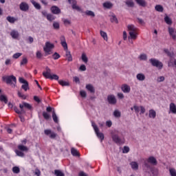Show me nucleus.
Masks as SVG:
<instances>
[{
  "mask_svg": "<svg viewBox=\"0 0 176 176\" xmlns=\"http://www.w3.org/2000/svg\"><path fill=\"white\" fill-rule=\"evenodd\" d=\"M54 174L56 176H65L64 173L61 172V170H55Z\"/></svg>",
  "mask_w": 176,
  "mask_h": 176,
  "instance_id": "40",
  "label": "nucleus"
},
{
  "mask_svg": "<svg viewBox=\"0 0 176 176\" xmlns=\"http://www.w3.org/2000/svg\"><path fill=\"white\" fill-rule=\"evenodd\" d=\"M110 21L111 23H116V24H118L119 23V21L118 20V18L116 17V15H115V14H113L110 16Z\"/></svg>",
  "mask_w": 176,
  "mask_h": 176,
  "instance_id": "23",
  "label": "nucleus"
},
{
  "mask_svg": "<svg viewBox=\"0 0 176 176\" xmlns=\"http://www.w3.org/2000/svg\"><path fill=\"white\" fill-rule=\"evenodd\" d=\"M50 11H51V13H52V14H61V9H60V8H58L56 6H52L50 8Z\"/></svg>",
  "mask_w": 176,
  "mask_h": 176,
  "instance_id": "12",
  "label": "nucleus"
},
{
  "mask_svg": "<svg viewBox=\"0 0 176 176\" xmlns=\"http://www.w3.org/2000/svg\"><path fill=\"white\" fill-rule=\"evenodd\" d=\"M107 101L110 105H115L116 102H118V100H116V97H115V95H109L107 96Z\"/></svg>",
  "mask_w": 176,
  "mask_h": 176,
  "instance_id": "10",
  "label": "nucleus"
},
{
  "mask_svg": "<svg viewBox=\"0 0 176 176\" xmlns=\"http://www.w3.org/2000/svg\"><path fill=\"white\" fill-rule=\"evenodd\" d=\"M52 49H54V44H52L50 42L45 43V47H43V50L45 53V56L52 54Z\"/></svg>",
  "mask_w": 176,
  "mask_h": 176,
  "instance_id": "6",
  "label": "nucleus"
},
{
  "mask_svg": "<svg viewBox=\"0 0 176 176\" xmlns=\"http://www.w3.org/2000/svg\"><path fill=\"white\" fill-rule=\"evenodd\" d=\"M18 149H19V151H23V152L28 151V148H27V146H23V145H19Z\"/></svg>",
  "mask_w": 176,
  "mask_h": 176,
  "instance_id": "45",
  "label": "nucleus"
},
{
  "mask_svg": "<svg viewBox=\"0 0 176 176\" xmlns=\"http://www.w3.org/2000/svg\"><path fill=\"white\" fill-rule=\"evenodd\" d=\"M149 63H151L153 67H156L158 69H162L163 68V63L156 58H152L149 59Z\"/></svg>",
  "mask_w": 176,
  "mask_h": 176,
  "instance_id": "5",
  "label": "nucleus"
},
{
  "mask_svg": "<svg viewBox=\"0 0 176 176\" xmlns=\"http://www.w3.org/2000/svg\"><path fill=\"white\" fill-rule=\"evenodd\" d=\"M19 35L20 34H19V31L17 30H12L10 32V36H12V38H13V39H17Z\"/></svg>",
  "mask_w": 176,
  "mask_h": 176,
  "instance_id": "17",
  "label": "nucleus"
},
{
  "mask_svg": "<svg viewBox=\"0 0 176 176\" xmlns=\"http://www.w3.org/2000/svg\"><path fill=\"white\" fill-rule=\"evenodd\" d=\"M28 63V59L27 58H23V59L21 61L20 65H25Z\"/></svg>",
  "mask_w": 176,
  "mask_h": 176,
  "instance_id": "47",
  "label": "nucleus"
},
{
  "mask_svg": "<svg viewBox=\"0 0 176 176\" xmlns=\"http://www.w3.org/2000/svg\"><path fill=\"white\" fill-rule=\"evenodd\" d=\"M86 89L87 90H88V91H90V93H96V89H94V87L91 84L87 85Z\"/></svg>",
  "mask_w": 176,
  "mask_h": 176,
  "instance_id": "22",
  "label": "nucleus"
},
{
  "mask_svg": "<svg viewBox=\"0 0 176 176\" xmlns=\"http://www.w3.org/2000/svg\"><path fill=\"white\" fill-rule=\"evenodd\" d=\"M14 111L16 112V113H18V115H23L26 112L25 109H21V110H19L17 107H14Z\"/></svg>",
  "mask_w": 176,
  "mask_h": 176,
  "instance_id": "19",
  "label": "nucleus"
},
{
  "mask_svg": "<svg viewBox=\"0 0 176 176\" xmlns=\"http://www.w3.org/2000/svg\"><path fill=\"white\" fill-rule=\"evenodd\" d=\"M58 83L59 85H60V86H69V82L64 81L63 80H59Z\"/></svg>",
  "mask_w": 176,
  "mask_h": 176,
  "instance_id": "38",
  "label": "nucleus"
},
{
  "mask_svg": "<svg viewBox=\"0 0 176 176\" xmlns=\"http://www.w3.org/2000/svg\"><path fill=\"white\" fill-rule=\"evenodd\" d=\"M0 101L5 102V104H8V98L5 95H1Z\"/></svg>",
  "mask_w": 176,
  "mask_h": 176,
  "instance_id": "36",
  "label": "nucleus"
},
{
  "mask_svg": "<svg viewBox=\"0 0 176 176\" xmlns=\"http://www.w3.org/2000/svg\"><path fill=\"white\" fill-rule=\"evenodd\" d=\"M53 27L54 30H60V23L58 22L54 21L53 23Z\"/></svg>",
  "mask_w": 176,
  "mask_h": 176,
  "instance_id": "49",
  "label": "nucleus"
},
{
  "mask_svg": "<svg viewBox=\"0 0 176 176\" xmlns=\"http://www.w3.org/2000/svg\"><path fill=\"white\" fill-rule=\"evenodd\" d=\"M168 34H169L170 36H172V39H173V41H175V39H176L175 30L173 28L168 27Z\"/></svg>",
  "mask_w": 176,
  "mask_h": 176,
  "instance_id": "13",
  "label": "nucleus"
},
{
  "mask_svg": "<svg viewBox=\"0 0 176 176\" xmlns=\"http://www.w3.org/2000/svg\"><path fill=\"white\" fill-rule=\"evenodd\" d=\"M157 82H164V76H160L157 79Z\"/></svg>",
  "mask_w": 176,
  "mask_h": 176,
  "instance_id": "63",
  "label": "nucleus"
},
{
  "mask_svg": "<svg viewBox=\"0 0 176 176\" xmlns=\"http://www.w3.org/2000/svg\"><path fill=\"white\" fill-rule=\"evenodd\" d=\"M66 54L65 56L67 58V60L69 61H72V55L71 54V52H69V50L65 51Z\"/></svg>",
  "mask_w": 176,
  "mask_h": 176,
  "instance_id": "32",
  "label": "nucleus"
},
{
  "mask_svg": "<svg viewBox=\"0 0 176 176\" xmlns=\"http://www.w3.org/2000/svg\"><path fill=\"white\" fill-rule=\"evenodd\" d=\"M125 3L128 8H134V2L133 1H126Z\"/></svg>",
  "mask_w": 176,
  "mask_h": 176,
  "instance_id": "43",
  "label": "nucleus"
},
{
  "mask_svg": "<svg viewBox=\"0 0 176 176\" xmlns=\"http://www.w3.org/2000/svg\"><path fill=\"white\" fill-rule=\"evenodd\" d=\"M135 2L140 6H142V8H145V6H146V1H145V0H135Z\"/></svg>",
  "mask_w": 176,
  "mask_h": 176,
  "instance_id": "25",
  "label": "nucleus"
},
{
  "mask_svg": "<svg viewBox=\"0 0 176 176\" xmlns=\"http://www.w3.org/2000/svg\"><path fill=\"white\" fill-rule=\"evenodd\" d=\"M132 170H138V164L135 162L130 163Z\"/></svg>",
  "mask_w": 176,
  "mask_h": 176,
  "instance_id": "30",
  "label": "nucleus"
},
{
  "mask_svg": "<svg viewBox=\"0 0 176 176\" xmlns=\"http://www.w3.org/2000/svg\"><path fill=\"white\" fill-rule=\"evenodd\" d=\"M169 109L170 111V112H172V113H176V106H175V104H174L173 102H171L170 104V106H169Z\"/></svg>",
  "mask_w": 176,
  "mask_h": 176,
  "instance_id": "24",
  "label": "nucleus"
},
{
  "mask_svg": "<svg viewBox=\"0 0 176 176\" xmlns=\"http://www.w3.org/2000/svg\"><path fill=\"white\" fill-rule=\"evenodd\" d=\"M103 6L106 8V9H111L112 8L113 5L111 2H105L103 3Z\"/></svg>",
  "mask_w": 176,
  "mask_h": 176,
  "instance_id": "39",
  "label": "nucleus"
},
{
  "mask_svg": "<svg viewBox=\"0 0 176 176\" xmlns=\"http://www.w3.org/2000/svg\"><path fill=\"white\" fill-rule=\"evenodd\" d=\"M100 35L103 38L104 41H108V35L107 34V32L101 30L100 31Z\"/></svg>",
  "mask_w": 176,
  "mask_h": 176,
  "instance_id": "37",
  "label": "nucleus"
},
{
  "mask_svg": "<svg viewBox=\"0 0 176 176\" xmlns=\"http://www.w3.org/2000/svg\"><path fill=\"white\" fill-rule=\"evenodd\" d=\"M147 170H150L151 175V176H159V169L156 167L147 168Z\"/></svg>",
  "mask_w": 176,
  "mask_h": 176,
  "instance_id": "15",
  "label": "nucleus"
},
{
  "mask_svg": "<svg viewBox=\"0 0 176 176\" xmlns=\"http://www.w3.org/2000/svg\"><path fill=\"white\" fill-rule=\"evenodd\" d=\"M92 127H94V131H98V127L96 125V123L91 122Z\"/></svg>",
  "mask_w": 176,
  "mask_h": 176,
  "instance_id": "64",
  "label": "nucleus"
},
{
  "mask_svg": "<svg viewBox=\"0 0 176 176\" xmlns=\"http://www.w3.org/2000/svg\"><path fill=\"white\" fill-rule=\"evenodd\" d=\"M164 21L168 24V25H171L173 24V20H171V18H170L168 16H166L164 17Z\"/></svg>",
  "mask_w": 176,
  "mask_h": 176,
  "instance_id": "29",
  "label": "nucleus"
},
{
  "mask_svg": "<svg viewBox=\"0 0 176 176\" xmlns=\"http://www.w3.org/2000/svg\"><path fill=\"white\" fill-rule=\"evenodd\" d=\"M111 138L117 145H122V144H124V138H120L118 134H113L111 135Z\"/></svg>",
  "mask_w": 176,
  "mask_h": 176,
  "instance_id": "7",
  "label": "nucleus"
},
{
  "mask_svg": "<svg viewBox=\"0 0 176 176\" xmlns=\"http://www.w3.org/2000/svg\"><path fill=\"white\" fill-rule=\"evenodd\" d=\"M21 56H23V54H22V53L17 52V53H15V54H13L12 58L17 59V58H19V57H21Z\"/></svg>",
  "mask_w": 176,
  "mask_h": 176,
  "instance_id": "48",
  "label": "nucleus"
},
{
  "mask_svg": "<svg viewBox=\"0 0 176 176\" xmlns=\"http://www.w3.org/2000/svg\"><path fill=\"white\" fill-rule=\"evenodd\" d=\"M155 10L157 12H163V11L164 10V8H163V6L162 5H156L155 6Z\"/></svg>",
  "mask_w": 176,
  "mask_h": 176,
  "instance_id": "28",
  "label": "nucleus"
},
{
  "mask_svg": "<svg viewBox=\"0 0 176 176\" xmlns=\"http://www.w3.org/2000/svg\"><path fill=\"white\" fill-rule=\"evenodd\" d=\"M15 153H16V155L19 156L20 157H24V153H23L22 151L16 150Z\"/></svg>",
  "mask_w": 176,
  "mask_h": 176,
  "instance_id": "50",
  "label": "nucleus"
},
{
  "mask_svg": "<svg viewBox=\"0 0 176 176\" xmlns=\"http://www.w3.org/2000/svg\"><path fill=\"white\" fill-rule=\"evenodd\" d=\"M52 119L54 123H58V117L57 116V114H56V111H54V109L52 111Z\"/></svg>",
  "mask_w": 176,
  "mask_h": 176,
  "instance_id": "26",
  "label": "nucleus"
},
{
  "mask_svg": "<svg viewBox=\"0 0 176 176\" xmlns=\"http://www.w3.org/2000/svg\"><path fill=\"white\" fill-rule=\"evenodd\" d=\"M19 9L22 12H28L30 10V6L25 2H21L19 5Z\"/></svg>",
  "mask_w": 176,
  "mask_h": 176,
  "instance_id": "11",
  "label": "nucleus"
},
{
  "mask_svg": "<svg viewBox=\"0 0 176 176\" xmlns=\"http://www.w3.org/2000/svg\"><path fill=\"white\" fill-rule=\"evenodd\" d=\"M2 80L6 82L7 85H12L13 87H16V83H17V78L16 76H5L2 77Z\"/></svg>",
  "mask_w": 176,
  "mask_h": 176,
  "instance_id": "2",
  "label": "nucleus"
},
{
  "mask_svg": "<svg viewBox=\"0 0 176 176\" xmlns=\"http://www.w3.org/2000/svg\"><path fill=\"white\" fill-rule=\"evenodd\" d=\"M64 25H70L71 24V21H69V19H63V20Z\"/></svg>",
  "mask_w": 176,
  "mask_h": 176,
  "instance_id": "58",
  "label": "nucleus"
},
{
  "mask_svg": "<svg viewBox=\"0 0 176 176\" xmlns=\"http://www.w3.org/2000/svg\"><path fill=\"white\" fill-rule=\"evenodd\" d=\"M139 58L140 60H142L143 61H146V60H148V56H146V54H140V56H139Z\"/></svg>",
  "mask_w": 176,
  "mask_h": 176,
  "instance_id": "46",
  "label": "nucleus"
},
{
  "mask_svg": "<svg viewBox=\"0 0 176 176\" xmlns=\"http://www.w3.org/2000/svg\"><path fill=\"white\" fill-rule=\"evenodd\" d=\"M130 152V148L127 146H124L122 150V153H129Z\"/></svg>",
  "mask_w": 176,
  "mask_h": 176,
  "instance_id": "52",
  "label": "nucleus"
},
{
  "mask_svg": "<svg viewBox=\"0 0 176 176\" xmlns=\"http://www.w3.org/2000/svg\"><path fill=\"white\" fill-rule=\"evenodd\" d=\"M43 116L45 120H49L50 119V114H49L47 112L43 111Z\"/></svg>",
  "mask_w": 176,
  "mask_h": 176,
  "instance_id": "41",
  "label": "nucleus"
},
{
  "mask_svg": "<svg viewBox=\"0 0 176 176\" xmlns=\"http://www.w3.org/2000/svg\"><path fill=\"white\" fill-rule=\"evenodd\" d=\"M80 71L85 72L86 71V65H81L79 67Z\"/></svg>",
  "mask_w": 176,
  "mask_h": 176,
  "instance_id": "62",
  "label": "nucleus"
},
{
  "mask_svg": "<svg viewBox=\"0 0 176 176\" xmlns=\"http://www.w3.org/2000/svg\"><path fill=\"white\" fill-rule=\"evenodd\" d=\"M19 83H23L21 86V89H23L25 91H27V90H30V86L28 84V81L27 80H25L23 78L20 77L19 78Z\"/></svg>",
  "mask_w": 176,
  "mask_h": 176,
  "instance_id": "9",
  "label": "nucleus"
},
{
  "mask_svg": "<svg viewBox=\"0 0 176 176\" xmlns=\"http://www.w3.org/2000/svg\"><path fill=\"white\" fill-rule=\"evenodd\" d=\"M169 173L170 176H176V170L175 168H170Z\"/></svg>",
  "mask_w": 176,
  "mask_h": 176,
  "instance_id": "51",
  "label": "nucleus"
},
{
  "mask_svg": "<svg viewBox=\"0 0 176 176\" xmlns=\"http://www.w3.org/2000/svg\"><path fill=\"white\" fill-rule=\"evenodd\" d=\"M6 20L8 21L9 23L11 24H14L16 21H17V19H16L14 16H8L6 17Z\"/></svg>",
  "mask_w": 176,
  "mask_h": 176,
  "instance_id": "21",
  "label": "nucleus"
},
{
  "mask_svg": "<svg viewBox=\"0 0 176 176\" xmlns=\"http://www.w3.org/2000/svg\"><path fill=\"white\" fill-rule=\"evenodd\" d=\"M71 153H72V156H79V153L78 152V150H76L74 147H72L71 148Z\"/></svg>",
  "mask_w": 176,
  "mask_h": 176,
  "instance_id": "33",
  "label": "nucleus"
},
{
  "mask_svg": "<svg viewBox=\"0 0 176 176\" xmlns=\"http://www.w3.org/2000/svg\"><path fill=\"white\" fill-rule=\"evenodd\" d=\"M164 53H166V54H167V56H168V57H172L173 56V54H171V52H170L168 49L164 50Z\"/></svg>",
  "mask_w": 176,
  "mask_h": 176,
  "instance_id": "57",
  "label": "nucleus"
},
{
  "mask_svg": "<svg viewBox=\"0 0 176 176\" xmlns=\"http://www.w3.org/2000/svg\"><path fill=\"white\" fill-rule=\"evenodd\" d=\"M121 90H122L123 93H129L131 89L130 88V86L124 84L122 85Z\"/></svg>",
  "mask_w": 176,
  "mask_h": 176,
  "instance_id": "16",
  "label": "nucleus"
},
{
  "mask_svg": "<svg viewBox=\"0 0 176 176\" xmlns=\"http://www.w3.org/2000/svg\"><path fill=\"white\" fill-rule=\"evenodd\" d=\"M31 3L33 5V6L37 10H41V4L38 3H36L34 0H30Z\"/></svg>",
  "mask_w": 176,
  "mask_h": 176,
  "instance_id": "18",
  "label": "nucleus"
},
{
  "mask_svg": "<svg viewBox=\"0 0 176 176\" xmlns=\"http://www.w3.org/2000/svg\"><path fill=\"white\" fill-rule=\"evenodd\" d=\"M68 3L72 5V8L74 10H77V12H81V13H83V10L79 6H77L78 1L76 0H68Z\"/></svg>",
  "mask_w": 176,
  "mask_h": 176,
  "instance_id": "8",
  "label": "nucleus"
},
{
  "mask_svg": "<svg viewBox=\"0 0 176 176\" xmlns=\"http://www.w3.org/2000/svg\"><path fill=\"white\" fill-rule=\"evenodd\" d=\"M41 14L43 17H46V19L47 18V16L49 15V14L47 13V11H46V10L41 11Z\"/></svg>",
  "mask_w": 176,
  "mask_h": 176,
  "instance_id": "60",
  "label": "nucleus"
},
{
  "mask_svg": "<svg viewBox=\"0 0 176 176\" xmlns=\"http://www.w3.org/2000/svg\"><path fill=\"white\" fill-rule=\"evenodd\" d=\"M45 72H43V76L46 79H50L51 80H58V76L56 74H52V69L49 67H45Z\"/></svg>",
  "mask_w": 176,
  "mask_h": 176,
  "instance_id": "1",
  "label": "nucleus"
},
{
  "mask_svg": "<svg viewBox=\"0 0 176 176\" xmlns=\"http://www.w3.org/2000/svg\"><path fill=\"white\" fill-rule=\"evenodd\" d=\"M148 116L149 118H152L153 119H155V118H156V111H155V110L153 109L150 110Z\"/></svg>",
  "mask_w": 176,
  "mask_h": 176,
  "instance_id": "31",
  "label": "nucleus"
},
{
  "mask_svg": "<svg viewBox=\"0 0 176 176\" xmlns=\"http://www.w3.org/2000/svg\"><path fill=\"white\" fill-rule=\"evenodd\" d=\"M85 13L87 16H91V17H96V14H94V12L91 10H87Z\"/></svg>",
  "mask_w": 176,
  "mask_h": 176,
  "instance_id": "35",
  "label": "nucleus"
},
{
  "mask_svg": "<svg viewBox=\"0 0 176 176\" xmlns=\"http://www.w3.org/2000/svg\"><path fill=\"white\" fill-rule=\"evenodd\" d=\"M128 31H129V35L131 39H137V28L134 25H129L127 26Z\"/></svg>",
  "mask_w": 176,
  "mask_h": 176,
  "instance_id": "4",
  "label": "nucleus"
},
{
  "mask_svg": "<svg viewBox=\"0 0 176 176\" xmlns=\"http://www.w3.org/2000/svg\"><path fill=\"white\" fill-rule=\"evenodd\" d=\"M60 45H62V46L64 48V50H65V52H67V50H68V45L67 44V41L60 43Z\"/></svg>",
  "mask_w": 176,
  "mask_h": 176,
  "instance_id": "53",
  "label": "nucleus"
},
{
  "mask_svg": "<svg viewBox=\"0 0 176 176\" xmlns=\"http://www.w3.org/2000/svg\"><path fill=\"white\" fill-rule=\"evenodd\" d=\"M136 78L138 80H140V82H144V80H145V74L142 73L138 74L136 75Z\"/></svg>",
  "mask_w": 176,
  "mask_h": 176,
  "instance_id": "20",
  "label": "nucleus"
},
{
  "mask_svg": "<svg viewBox=\"0 0 176 176\" xmlns=\"http://www.w3.org/2000/svg\"><path fill=\"white\" fill-rule=\"evenodd\" d=\"M52 57L54 58V60H58V58H60V56L58 54V53L55 52L53 55Z\"/></svg>",
  "mask_w": 176,
  "mask_h": 176,
  "instance_id": "56",
  "label": "nucleus"
},
{
  "mask_svg": "<svg viewBox=\"0 0 176 176\" xmlns=\"http://www.w3.org/2000/svg\"><path fill=\"white\" fill-rule=\"evenodd\" d=\"M18 97L22 98L23 100H25L27 98V96H25V95L20 92V91H18Z\"/></svg>",
  "mask_w": 176,
  "mask_h": 176,
  "instance_id": "55",
  "label": "nucleus"
},
{
  "mask_svg": "<svg viewBox=\"0 0 176 176\" xmlns=\"http://www.w3.org/2000/svg\"><path fill=\"white\" fill-rule=\"evenodd\" d=\"M133 109L135 110V113H140V107L137 105L133 106Z\"/></svg>",
  "mask_w": 176,
  "mask_h": 176,
  "instance_id": "61",
  "label": "nucleus"
},
{
  "mask_svg": "<svg viewBox=\"0 0 176 176\" xmlns=\"http://www.w3.org/2000/svg\"><path fill=\"white\" fill-rule=\"evenodd\" d=\"M81 58L83 63H85V64H87V61H89V58H87L86 54H82L81 56Z\"/></svg>",
  "mask_w": 176,
  "mask_h": 176,
  "instance_id": "44",
  "label": "nucleus"
},
{
  "mask_svg": "<svg viewBox=\"0 0 176 176\" xmlns=\"http://www.w3.org/2000/svg\"><path fill=\"white\" fill-rule=\"evenodd\" d=\"M12 173L14 174H19L20 173V168L19 166H14L12 168Z\"/></svg>",
  "mask_w": 176,
  "mask_h": 176,
  "instance_id": "42",
  "label": "nucleus"
},
{
  "mask_svg": "<svg viewBox=\"0 0 176 176\" xmlns=\"http://www.w3.org/2000/svg\"><path fill=\"white\" fill-rule=\"evenodd\" d=\"M144 164L146 168H151V167H152L151 164H152V166H157V160L153 156H150L144 161Z\"/></svg>",
  "mask_w": 176,
  "mask_h": 176,
  "instance_id": "3",
  "label": "nucleus"
},
{
  "mask_svg": "<svg viewBox=\"0 0 176 176\" xmlns=\"http://www.w3.org/2000/svg\"><path fill=\"white\" fill-rule=\"evenodd\" d=\"M47 20L48 21H53L54 20H56V16H54V15L52 14H48L47 16Z\"/></svg>",
  "mask_w": 176,
  "mask_h": 176,
  "instance_id": "34",
  "label": "nucleus"
},
{
  "mask_svg": "<svg viewBox=\"0 0 176 176\" xmlns=\"http://www.w3.org/2000/svg\"><path fill=\"white\" fill-rule=\"evenodd\" d=\"M113 116H115V118H120L121 116L120 111L118 110L114 111Z\"/></svg>",
  "mask_w": 176,
  "mask_h": 176,
  "instance_id": "54",
  "label": "nucleus"
},
{
  "mask_svg": "<svg viewBox=\"0 0 176 176\" xmlns=\"http://www.w3.org/2000/svg\"><path fill=\"white\" fill-rule=\"evenodd\" d=\"M95 133H96L98 138H100V140L101 141H102L104 140V133H100L99 129H98V131H95Z\"/></svg>",
  "mask_w": 176,
  "mask_h": 176,
  "instance_id": "27",
  "label": "nucleus"
},
{
  "mask_svg": "<svg viewBox=\"0 0 176 176\" xmlns=\"http://www.w3.org/2000/svg\"><path fill=\"white\" fill-rule=\"evenodd\" d=\"M80 94L82 98H86V97H87V94H86V91H80Z\"/></svg>",
  "mask_w": 176,
  "mask_h": 176,
  "instance_id": "59",
  "label": "nucleus"
},
{
  "mask_svg": "<svg viewBox=\"0 0 176 176\" xmlns=\"http://www.w3.org/2000/svg\"><path fill=\"white\" fill-rule=\"evenodd\" d=\"M20 109H24V108H26V109H29L31 111L32 109V106L30 104V103L23 102L22 104H19Z\"/></svg>",
  "mask_w": 176,
  "mask_h": 176,
  "instance_id": "14",
  "label": "nucleus"
}]
</instances>
